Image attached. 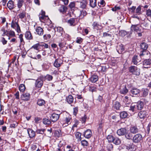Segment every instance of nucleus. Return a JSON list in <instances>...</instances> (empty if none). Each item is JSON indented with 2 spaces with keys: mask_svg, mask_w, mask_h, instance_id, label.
<instances>
[{
  "mask_svg": "<svg viewBox=\"0 0 151 151\" xmlns=\"http://www.w3.org/2000/svg\"><path fill=\"white\" fill-rule=\"evenodd\" d=\"M129 70L130 72L132 73L133 74L139 76L140 74V69L135 66H131L129 68Z\"/></svg>",
  "mask_w": 151,
  "mask_h": 151,
  "instance_id": "obj_1",
  "label": "nucleus"
},
{
  "mask_svg": "<svg viewBox=\"0 0 151 151\" xmlns=\"http://www.w3.org/2000/svg\"><path fill=\"white\" fill-rule=\"evenodd\" d=\"M142 139V136L140 134H137L135 135L132 137V139L133 142L134 143H138L140 142Z\"/></svg>",
  "mask_w": 151,
  "mask_h": 151,
  "instance_id": "obj_2",
  "label": "nucleus"
},
{
  "mask_svg": "<svg viewBox=\"0 0 151 151\" xmlns=\"http://www.w3.org/2000/svg\"><path fill=\"white\" fill-rule=\"evenodd\" d=\"M43 77H40L38 78L36 81L35 83V86L36 87L38 88H41L43 85Z\"/></svg>",
  "mask_w": 151,
  "mask_h": 151,
  "instance_id": "obj_3",
  "label": "nucleus"
},
{
  "mask_svg": "<svg viewBox=\"0 0 151 151\" xmlns=\"http://www.w3.org/2000/svg\"><path fill=\"white\" fill-rule=\"evenodd\" d=\"M129 131L131 133L134 134L138 133L139 130L136 126H131L130 128Z\"/></svg>",
  "mask_w": 151,
  "mask_h": 151,
  "instance_id": "obj_4",
  "label": "nucleus"
},
{
  "mask_svg": "<svg viewBox=\"0 0 151 151\" xmlns=\"http://www.w3.org/2000/svg\"><path fill=\"white\" fill-rule=\"evenodd\" d=\"M78 2L79 6L80 8L82 9L86 8L88 4V2L86 0H83L81 1Z\"/></svg>",
  "mask_w": 151,
  "mask_h": 151,
  "instance_id": "obj_5",
  "label": "nucleus"
},
{
  "mask_svg": "<svg viewBox=\"0 0 151 151\" xmlns=\"http://www.w3.org/2000/svg\"><path fill=\"white\" fill-rule=\"evenodd\" d=\"M151 64V59H145L143 62V65L144 68H147Z\"/></svg>",
  "mask_w": 151,
  "mask_h": 151,
  "instance_id": "obj_6",
  "label": "nucleus"
},
{
  "mask_svg": "<svg viewBox=\"0 0 151 151\" xmlns=\"http://www.w3.org/2000/svg\"><path fill=\"white\" fill-rule=\"evenodd\" d=\"M21 98L24 101L29 100L30 97V95L29 93H25L22 94L21 96Z\"/></svg>",
  "mask_w": 151,
  "mask_h": 151,
  "instance_id": "obj_7",
  "label": "nucleus"
},
{
  "mask_svg": "<svg viewBox=\"0 0 151 151\" xmlns=\"http://www.w3.org/2000/svg\"><path fill=\"white\" fill-rule=\"evenodd\" d=\"M60 117V115L56 114H53L50 117V119L52 122H54L57 121Z\"/></svg>",
  "mask_w": 151,
  "mask_h": 151,
  "instance_id": "obj_8",
  "label": "nucleus"
},
{
  "mask_svg": "<svg viewBox=\"0 0 151 151\" xmlns=\"http://www.w3.org/2000/svg\"><path fill=\"white\" fill-rule=\"evenodd\" d=\"M131 31L134 30L137 32L141 31V29H140L139 27H138V24L132 25L131 27ZM132 34V32L131 31L129 34Z\"/></svg>",
  "mask_w": 151,
  "mask_h": 151,
  "instance_id": "obj_9",
  "label": "nucleus"
},
{
  "mask_svg": "<svg viewBox=\"0 0 151 151\" xmlns=\"http://www.w3.org/2000/svg\"><path fill=\"white\" fill-rule=\"evenodd\" d=\"M127 131V130L126 128H122L118 129L117 132V133L119 136L123 135L126 134Z\"/></svg>",
  "mask_w": 151,
  "mask_h": 151,
  "instance_id": "obj_10",
  "label": "nucleus"
},
{
  "mask_svg": "<svg viewBox=\"0 0 151 151\" xmlns=\"http://www.w3.org/2000/svg\"><path fill=\"white\" fill-rule=\"evenodd\" d=\"M92 135V133L90 129H88L85 132L84 134V136L87 138H89L91 137Z\"/></svg>",
  "mask_w": 151,
  "mask_h": 151,
  "instance_id": "obj_11",
  "label": "nucleus"
},
{
  "mask_svg": "<svg viewBox=\"0 0 151 151\" xmlns=\"http://www.w3.org/2000/svg\"><path fill=\"white\" fill-rule=\"evenodd\" d=\"M27 132L30 138H33L35 137V132L32 129L29 128L28 129Z\"/></svg>",
  "mask_w": 151,
  "mask_h": 151,
  "instance_id": "obj_12",
  "label": "nucleus"
},
{
  "mask_svg": "<svg viewBox=\"0 0 151 151\" xmlns=\"http://www.w3.org/2000/svg\"><path fill=\"white\" fill-rule=\"evenodd\" d=\"M147 114V112L146 111H140L139 113L138 116L140 119H144L146 117Z\"/></svg>",
  "mask_w": 151,
  "mask_h": 151,
  "instance_id": "obj_13",
  "label": "nucleus"
},
{
  "mask_svg": "<svg viewBox=\"0 0 151 151\" xmlns=\"http://www.w3.org/2000/svg\"><path fill=\"white\" fill-rule=\"evenodd\" d=\"M61 61V60L60 59H56L54 63V66L56 68L60 67L62 64Z\"/></svg>",
  "mask_w": 151,
  "mask_h": 151,
  "instance_id": "obj_14",
  "label": "nucleus"
},
{
  "mask_svg": "<svg viewBox=\"0 0 151 151\" xmlns=\"http://www.w3.org/2000/svg\"><path fill=\"white\" fill-rule=\"evenodd\" d=\"M116 49L117 51L119 53H121L124 50L123 45L122 44L117 45Z\"/></svg>",
  "mask_w": 151,
  "mask_h": 151,
  "instance_id": "obj_15",
  "label": "nucleus"
},
{
  "mask_svg": "<svg viewBox=\"0 0 151 151\" xmlns=\"http://www.w3.org/2000/svg\"><path fill=\"white\" fill-rule=\"evenodd\" d=\"M136 106L137 109L141 110L143 107V103L141 101H139L137 103Z\"/></svg>",
  "mask_w": 151,
  "mask_h": 151,
  "instance_id": "obj_16",
  "label": "nucleus"
},
{
  "mask_svg": "<svg viewBox=\"0 0 151 151\" xmlns=\"http://www.w3.org/2000/svg\"><path fill=\"white\" fill-rule=\"evenodd\" d=\"M36 31L37 34L40 36H41L43 34V30L40 27H37L36 29Z\"/></svg>",
  "mask_w": 151,
  "mask_h": 151,
  "instance_id": "obj_17",
  "label": "nucleus"
},
{
  "mask_svg": "<svg viewBox=\"0 0 151 151\" xmlns=\"http://www.w3.org/2000/svg\"><path fill=\"white\" fill-rule=\"evenodd\" d=\"M7 6L9 9H13L14 8V2L12 1H9L7 4Z\"/></svg>",
  "mask_w": 151,
  "mask_h": 151,
  "instance_id": "obj_18",
  "label": "nucleus"
},
{
  "mask_svg": "<svg viewBox=\"0 0 151 151\" xmlns=\"http://www.w3.org/2000/svg\"><path fill=\"white\" fill-rule=\"evenodd\" d=\"M140 47L143 50H147L148 47V44L145 42H143L140 45Z\"/></svg>",
  "mask_w": 151,
  "mask_h": 151,
  "instance_id": "obj_19",
  "label": "nucleus"
},
{
  "mask_svg": "<svg viewBox=\"0 0 151 151\" xmlns=\"http://www.w3.org/2000/svg\"><path fill=\"white\" fill-rule=\"evenodd\" d=\"M140 92V90L137 88H133L130 91V92L133 95H137Z\"/></svg>",
  "mask_w": 151,
  "mask_h": 151,
  "instance_id": "obj_20",
  "label": "nucleus"
},
{
  "mask_svg": "<svg viewBox=\"0 0 151 151\" xmlns=\"http://www.w3.org/2000/svg\"><path fill=\"white\" fill-rule=\"evenodd\" d=\"M63 28L61 27H58L57 28V31L56 32L57 35L58 36H61L63 33Z\"/></svg>",
  "mask_w": 151,
  "mask_h": 151,
  "instance_id": "obj_21",
  "label": "nucleus"
},
{
  "mask_svg": "<svg viewBox=\"0 0 151 151\" xmlns=\"http://www.w3.org/2000/svg\"><path fill=\"white\" fill-rule=\"evenodd\" d=\"M92 26L93 29L96 30L100 29L101 27V25H100L99 24L96 22H94L92 24Z\"/></svg>",
  "mask_w": 151,
  "mask_h": 151,
  "instance_id": "obj_22",
  "label": "nucleus"
},
{
  "mask_svg": "<svg viewBox=\"0 0 151 151\" xmlns=\"http://www.w3.org/2000/svg\"><path fill=\"white\" fill-rule=\"evenodd\" d=\"M67 9V7L63 5H62L60 6L59 9V11L60 12L63 13H65Z\"/></svg>",
  "mask_w": 151,
  "mask_h": 151,
  "instance_id": "obj_23",
  "label": "nucleus"
},
{
  "mask_svg": "<svg viewBox=\"0 0 151 151\" xmlns=\"http://www.w3.org/2000/svg\"><path fill=\"white\" fill-rule=\"evenodd\" d=\"M97 2L96 0H90V5L93 8L96 6Z\"/></svg>",
  "mask_w": 151,
  "mask_h": 151,
  "instance_id": "obj_24",
  "label": "nucleus"
},
{
  "mask_svg": "<svg viewBox=\"0 0 151 151\" xmlns=\"http://www.w3.org/2000/svg\"><path fill=\"white\" fill-rule=\"evenodd\" d=\"M45 101L42 99H39L37 100V104L40 106H42L45 105Z\"/></svg>",
  "mask_w": 151,
  "mask_h": 151,
  "instance_id": "obj_25",
  "label": "nucleus"
},
{
  "mask_svg": "<svg viewBox=\"0 0 151 151\" xmlns=\"http://www.w3.org/2000/svg\"><path fill=\"white\" fill-rule=\"evenodd\" d=\"M66 99L67 102L69 104L72 103L73 101V97L71 95H69L66 98Z\"/></svg>",
  "mask_w": 151,
  "mask_h": 151,
  "instance_id": "obj_26",
  "label": "nucleus"
},
{
  "mask_svg": "<svg viewBox=\"0 0 151 151\" xmlns=\"http://www.w3.org/2000/svg\"><path fill=\"white\" fill-rule=\"evenodd\" d=\"M138 56L137 55H134L132 58V62L134 64L137 65L138 63L139 60L138 59Z\"/></svg>",
  "mask_w": 151,
  "mask_h": 151,
  "instance_id": "obj_27",
  "label": "nucleus"
},
{
  "mask_svg": "<svg viewBox=\"0 0 151 151\" xmlns=\"http://www.w3.org/2000/svg\"><path fill=\"white\" fill-rule=\"evenodd\" d=\"M25 37L28 40H31L32 39V35L30 32L27 31L25 34Z\"/></svg>",
  "mask_w": 151,
  "mask_h": 151,
  "instance_id": "obj_28",
  "label": "nucleus"
},
{
  "mask_svg": "<svg viewBox=\"0 0 151 151\" xmlns=\"http://www.w3.org/2000/svg\"><path fill=\"white\" fill-rule=\"evenodd\" d=\"M127 113L125 111L122 112L120 113V117L122 119H124L127 118Z\"/></svg>",
  "mask_w": 151,
  "mask_h": 151,
  "instance_id": "obj_29",
  "label": "nucleus"
},
{
  "mask_svg": "<svg viewBox=\"0 0 151 151\" xmlns=\"http://www.w3.org/2000/svg\"><path fill=\"white\" fill-rule=\"evenodd\" d=\"M98 77L96 75H93L90 78L91 81L93 83L96 82L98 80Z\"/></svg>",
  "mask_w": 151,
  "mask_h": 151,
  "instance_id": "obj_30",
  "label": "nucleus"
},
{
  "mask_svg": "<svg viewBox=\"0 0 151 151\" xmlns=\"http://www.w3.org/2000/svg\"><path fill=\"white\" fill-rule=\"evenodd\" d=\"M113 142L116 145H119L120 144L121 141L118 138L116 137L114 138Z\"/></svg>",
  "mask_w": 151,
  "mask_h": 151,
  "instance_id": "obj_31",
  "label": "nucleus"
},
{
  "mask_svg": "<svg viewBox=\"0 0 151 151\" xmlns=\"http://www.w3.org/2000/svg\"><path fill=\"white\" fill-rule=\"evenodd\" d=\"M105 4V1L104 0H99L98 2V5L100 7H104Z\"/></svg>",
  "mask_w": 151,
  "mask_h": 151,
  "instance_id": "obj_32",
  "label": "nucleus"
},
{
  "mask_svg": "<svg viewBox=\"0 0 151 151\" xmlns=\"http://www.w3.org/2000/svg\"><path fill=\"white\" fill-rule=\"evenodd\" d=\"M120 91L121 93L125 94L128 92V89H127L126 87L124 86L123 88L120 89Z\"/></svg>",
  "mask_w": 151,
  "mask_h": 151,
  "instance_id": "obj_33",
  "label": "nucleus"
},
{
  "mask_svg": "<svg viewBox=\"0 0 151 151\" xmlns=\"http://www.w3.org/2000/svg\"><path fill=\"white\" fill-rule=\"evenodd\" d=\"M18 25H19V24L18 23V22L16 21V19H13L11 24V27L14 28L16 26H17Z\"/></svg>",
  "mask_w": 151,
  "mask_h": 151,
  "instance_id": "obj_34",
  "label": "nucleus"
},
{
  "mask_svg": "<svg viewBox=\"0 0 151 151\" xmlns=\"http://www.w3.org/2000/svg\"><path fill=\"white\" fill-rule=\"evenodd\" d=\"M120 106L121 105L120 104L119 102L116 101L114 104L113 106V108L116 110H118L120 107Z\"/></svg>",
  "mask_w": 151,
  "mask_h": 151,
  "instance_id": "obj_35",
  "label": "nucleus"
},
{
  "mask_svg": "<svg viewBox=\"0 0 151 151\" xmlns=\"http://www.w3.org/2000/svg\"><path fill=\"white\" fill-rule=\"evenodd\" d=\"M142 96L143 97H145L147 96L148 93V90L146 88H143L142 90Z\"/></svg>",
  "mask_w": 151,
  "mask_h": 151,
  "instance_id": "obj_36",
  "label": "nucleus"
},
{
  "mask_svg": "<svg viewBox=\"0 0 151 151\" xmlns=\"http://www.w3.org/2000/svg\"><path fill=\"white\" fill-rule=\"evenodd\" d=\"M71 119V118L69 116L68 117H65L64 120V122L65 123H66L67 124V125H65V126H66L70 124Z\"/></svg>",
  "mask_w": 151,
  "mask_h": 151,
  "instance_id": "obj_37",
  "label": "nucleus"
},
{
  "mask_svg": "<svg viewBox=\"0 0 151 151\" xmlns=\"http://www.w3.org/2000/svg\"><path fill=\"white\" fill-rule=\"evenodd\" d=\"M25 88H26L25 85L23 84H21L20 85L19 87V91L20 92H23L24 91Z\"/></svg>",
  "mask_w": 151,
  "mask_h": 151,
  "instance_id": "obj_38",
  "label": "nucleus"
},
{
  "mask_svg": "<svg viewBox=\"0 0 151 151\" xmlns=\"http://www.w3.org/2000/svg\"><path fill=\"white\" fill-rule=\"evenodd\" d=\"M134 145L133 143H130V144H127L126 146V148L128 150H133Z\"/></svg>",
  "mask_w": 151,
  "mask_h": 151,
  "instance_id": "obj_39",
  "label": "nucleus"
},
{
  "mask_svg": "<svg viewBox=\"0 0 151 151\" xmlns=\"http://www.w3.org/2000/svg\"><path fill=\"white\" fill-rule=\"evenodd\" d=\"M43 122L44 124L47 125H50L51 123V121L50 120L46 118L43 119Z\"/></svg>",
  "mask_w": 151,
  "mask_h": 151,
  "instance_id": "obj_40",
  "label": "nucleus"
},
{
  "mask_svg": "<svg viewBox=\"0 0 151 151\" xmlns=\"http://www.w3.org/2000/svg\"><path fill=\"white\" fill-rule=\"evenodd\" d=\"M125 137L127 139L131 140V141L132 138V133H131V132L126 133L125 134Z\"/></svg>",
  "mask_w": 151,
  "mask_h": 151,
  "instance_id": "obj_41",
  "label": "nucleus"
},
{
  "mask_svg": "<svg viewBox=\"0 0 151 151\" xmlns=\"http://www.w3.org/2000/svg\"><path fill=\"white\" fill-rule=\"evenodd\" d=\"M114 137L112 135H109L107 137V139L109 142H113Z\"/></svg>",
  "mask_w": 151,
  "mask_h": 151,
  "instance_id": "obj_42",
  "label": "nucleus"
},
{
  "mask_svg": "<svg viewBox=\"0 0 151 151\" xmlns=\"http://www.w3.org/2000/svg\"><path fill=\"white\" fill-rule=\"evenodd\" d=\"M87 14V13L84 10H82L81 11V13L80 14V17L81 18H82L84 16L86 15Z\"/></svg>",
  "mask_w": 151,
  "mask_h": 151,
  "instance_id": "obj_43",
  "label": "nucleus"
},
{
  "mask_svg": "<svg viewBox=\"0 0 151 151\" xmlns=\"http://www.w3.org/2000/svg\"><path fill=\"white\" fill-rule=\"evenodd\" d=\"M81 134L78 132H77L76 134V136L78 139V141H81Z\"/></svg>",
  "mask_w": 151,
  "mask_h": 151,
  "instance_id": "obj_44",
  "label": "nucleus"
},
{
  "mask_svg": "<svg viewBox=\"0 0 151 151\" xmlns=\"http://www.w3.org/2000/svg\"><path fill=\"white\" fill-rule=\"evenodd\" d=\"M26 16V13L25 12L23 11L22 12L20 13L19 15V18L21 19L24 18Z\"/></svg>",
  "mask_w": 151,
  "mask_h": 151,
  "instance_id": "obj_45",
  "label": "nucleus"
},
{
  "mask_svg": "<svg viewBox=\"0 0 151 151\" xmlns=\"http://www.w3.org/2000/svg\"><path fill=\"white\" fill-rule=\"evenodd\" d=\"M81 143L82 145L83 146H87L88 145V142L85 140L81 141Z\"/></svg>",
  "mask_w": 151,
  "mask_h": 151,
  "instance_id": "obj_46",
  "label": "nucleus"
},
{
  "mask_svg": "<svg viewBox=\"0 0 151 151\" xmlns=\"http://www.w3.org/2000/svg\"><path fill=\"white\" fill-rule=\"evenodd\" d=\"M23 0H18L17 6L19 8H20L22 6Z\"/></svg>",
  "mask_w": 151,
  "mask_h": 151,
  "instance_id": "obj_47",
  "label": "nucleus"
},
{
  "mask_svg": "<svg viewBox=\"0 0 151 151\" xmlns=\"http://www.w3.org/2000/svg\"><path fill=\"white\" fill-rule=\"evenodd\" d=\"M75 22V20L74 18H72L70 19L68 21V23H69L70 25H72Z\"/></svg>",
  "mask_w": 151,
  "mask_h": 151,
  "instance_id": "obj_48",
  "label": "nucleus"
},
{
  "mask_svg": "<svg viewBox=\"0 0 151 151\" xmlns=\"http://www.w3.org/2000/svg\"><path fill=\"white\" fill-rule=\"evenodd\" d=\"M144 25L146 29H148L151 27V25L150 23L145 22L144 23Z\"/></svg>",
  "mask_w": 151,
  "mask_h": 151,
  "instance_id": "obj_49",
  "label": "nucleus"
},
{
  "mask_svg": "<svg viewBox=\"0 0 151 151\" xmlns=\"http://www.w3.org/2000/svg\"><path fill=\"white\" fill-rule=\"evenodd\" d=\"M146 54H147L148 52L147 51L143 50L140 52V53L139 54V56L141 57H142V56Z\"/></svg>",
  "mask_w": 151,
  "mask_h": 151,
  "instance_id": "obj_50",
  "label": "nucleus"
},
{
  "mask_svg": "<svg viewBox=\"0 0 151 151\" xmlns=\"http://www.w3.org/2000/svg\"><path fill=\"white\" fill-rule=\"evenodd\" d=\"M45 130V129H38L37 130L36 132L37 134H43L44 133V131Z\"/></svg>",
  "mask_w": 151,
  "mask_h": 151,
  "instance_id": "obj_51",
  "label": "nucleus"
},
{
  "mask_svg": "<svg viewBox=\"0 0 151 151\" xmlns=\"http://www.w3.org/2000/svg\"><path fill=\"white\" fill-rule=\"evenodd\" d=\"M83 41V39L80 37H78L76 39V42L79 44H81Z\"/></svg>",
  "mask_w": 151,
  "mask_h": 151,
  "instance_id": "obj_52",
  "label": "nucleus"
},
{
  "mask_svg": "<svg viewBox=\"0 0 151 151\" xmlns=\"http://www.w3.org/2000/svg\"><path fill=\"white\" fill-rule=\"evenodd\" d=\"M136 13L138 14H141V7L139 6L136 10Z\"/></svg>",
  "mask_w": 151,
  "mask_h": 151,
  "instance_id": "obj_53",
  "label": "nucleus"
},
{
  "mask_svg": "<svg viewBox=\"0 0 151 151\" xmlns=\"http://www.w3.org/2000/svg\"><path fill=\"white\" fill-rule=\"evenodd\" d=\"M78 111V107H76L73 108V114L76 116L77 114Z\"/></svg>",
  "mask_w": 151,
  "mask_h": 151,
  "instance_id": "obj_54",
  "label": "nucleus"
},
{
  "mask_svg": "<svg viewBox=\"0 0 151 151\" xmlns=\"http://www.w3.org/2000/svg\"><path fill=\"white\" fill-rule=\"evenodd\" d=\"M112 145L111 144H109L107 145V148L109 151H110L113 148Z\"/></svg>",
  "mask_w": 151,
  "mask_h": 151,
  "instance_id": "obj_55",
  "label": "nucleus"
},
{
  "mask_svg": "<svg viewBox=\"0 0 151 151\" xmlns=\"http://www.w3.org/2000/svg\"><path fill=\"white\" fill-rule=\"evenodd\" d=\"M43 37L44 39L47 40L49 39L51 37V35L50 34L44 35Z\"/></svg>",
  "mask_w": 151,
  "mask_h": 151,
  "instance_id": "obj_56",
  "label": "nucleus"
},
{
  "mask_svg": "<svg viewBox=\"0 0 151 151\" xmlns=\"http://www.w3.org/2000/svg\"><path fill=\"white\" fill-rule=\"evenodd\" d=\"M102 124L101 123H100L99 124V126L98 128V131L99 132H101V131L102 130Z\"/></svg>",
  "mask_w": 151,
  "mask_h": 151,
  "instance_id": "obj_57",
  "label": "nucleus"
},
{
  "mask_svg": "<svg viewBox=\"0 0 151 151\" xmlns=\"http://www.w3.org/2000/svg\"><path fill=\"white\" fill-rule=\"evenodd\" d=\"M111 34H108L106 32H104L103 34V37H111Z\"/></svg>",
  "mask_w": 151,
  "mask_h": 151,
  "instance_id": "obj_58",
  "label": "nucleus"
},
{
  "mask_svg": "<svg viewBox=\"0 0 151 151\" xmlns=\"http://www.w3.org/2000/svg\"><path fill=\"white\" fill-rule=\"evenodd\" d=\"M39 46H40V45L39 44H37L33 46L32 47L36 50H38V47Z\"/></svg>",
  "mask_w": 151,
  "mask_h": 151,
  "instance_id": "obj_59",
  "label": "nucleus"
},
{
  "mask_svg": "<svg viewBox=\"0 0 151 151\" xmlns=\"http://www.w3.org/2000/svg\"><path fill=\"white\" fill-rule=\"evenodd\" d=\"M45 78L48 81H50L52 80L53 77L51 76L50 75H47L45 76Z\"/></svg>",
  "mask_w": 151,
  "mask_h": 151,
  "instance_id": "obj_60",
  "label": "nucleus"
},
{
  "mask_svg": "<svg viewBox=\"0 0 151 151\" xmlns=\"http://www.w3.org/2000/svg\"><path fill=\"white\" fill-rule=\"evenodd\" d=\"M147 131L148 133H149L150 131L151 130V124H149L148 125V126L146 128Z\"/></svg>",
  "mask_w": 151,
  "mask_h": 151,
  "instance_id": "obj_61",
  "label": "nucleus"
},
{
  "mask_svg": "<svg viewBox=\"0 0 151 151\" xmlns=\"http://www.w3.org/2000/svg\"><path fill=\"white\" fill-rule=\"evenodd\" d=\"M87 117L86 115H84L82 117L81 119V121L82 123H85L86 122V119H87Z\"/></svg>",
  "mask_w": 151,
  "mask_h": 151,
  "instance_id": "obj_62",
  "label": "nucleus"
},
{
  "mask_svg": "<svg viewBox=\"0 0 151 151\" xmlns=\"http://www.w3.org/2000/svg\"><path fill=\"white\" fill-rule=\"evenodd\" d=\"M146 14L147 16L151 17V10L150 9L147 10Z\"/></svg>",
  "mask_w": 151,
  "mask_h": 151,
  "instance_id": "obj_63",
  "label": "nucleus"
},
{
  "mask_svg": "<svg viewBox=\"0 0 151 151\" xmlns=\"http://www.w3.org/2000/svg\"><path fill=\"white\" fill-rule=\"evenodd\" d=\"M69 7L70 8H72L74 7L75 6V3L74 2H72L69 4Z\"/></svg>",
  "mask_w": 151,
  "mask_h": 151,
  "instance_id": "obj_64",
  "label": "nucleus"
}]
</instances>
